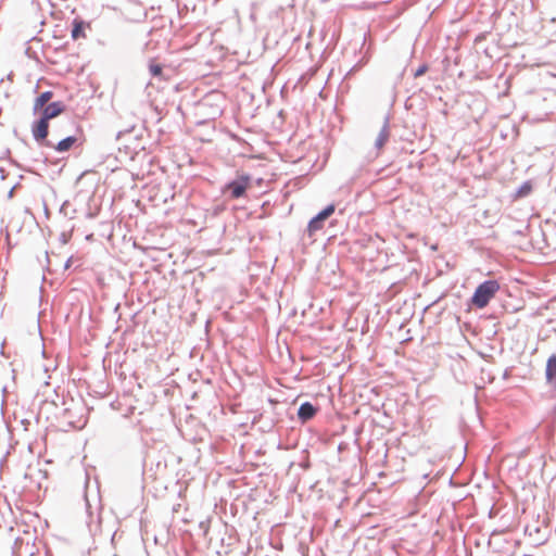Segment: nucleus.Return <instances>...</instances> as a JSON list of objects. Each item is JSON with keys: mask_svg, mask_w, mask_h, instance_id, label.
<instances>
[{"mask_svg": "<svg viewBox=\"0 0 556 556\" xmlns=\"http://www.w3.org/2000/svg\"><path fill=\"white\" fill-rule=\"evenodd\" d=\"M498 290L500 285L496 280H486L482 282L478 286L471 298L472 305L478 308L485 307Z\"/></svg>", "mask_w": 556, "mask_h": 556, "instance_id": "1", "label": "nucleus"}, {"mask_svg": "<svg viewBox=\"0 0 556 556\" xmlns=\"http://www.w3.org/2000/svg\"><path fill=\"white\" fill-rule=\"evenodd\" d=\"M334 205L330 204L311 219L307 226L309 237H313L317 231L324 228L325 220L334 213Z\"/></svg>", "mask_w": 556, "mask_h": 556, "instance_id": "2", "label": "nucleus"}, {"mask_svg": "<svg viewBox=\"0 0 556 556\" xmlns=\"http://www.w3.org/2000/svg\"><path fill=\"white\" fill-rule=\"evenodd\" d=\"M250 186V177L241 176L237 180L229 182L225 187V192H230L232 199H238L245 193V190Z\"/></svg>", "mask_w": 556, "mask_h": 556, "instance_id": "3", "label": "nucleus"}, {"mask_svg": "<svg viewBox=\"0 0 556 556\" xmlns=\"http://www.w3.org/2000/svg\"><path fill=\"white\" fill-rule=\"evenodd\" d=\"M546 381L556 389V355L548 357L545 369Z\"/></svg>", "mask_w": 556, "mask_h": 556, "instance_id": "4", "label": "nucleus"}, {"mask_svg": "<svg viewBox=\"0 0 556 556\" xmlns=\"http://www.w3.org/2000/svg\"><path fill=\"white\" fill-rule=\"evenodd\" d=\"M316 413L317 409L311 403L305 402L300 406L298 416L303 422H306L307 420L312 419Z\"/></svg>", "mask_w": 556, "mask_h": 556, "instance_id": "5", "label": "nucleus"}, {"mask_svg": "<svg viewBox=\"0 0 556 556\" xmlns=\"http://www.w3.org/2000/svg\"><path fill=\"white\" fill-rule=\"evenodd\" d=\"M63 110H64V106L61 102L50 103L43 109L42 117H45L49 121L50 118H53V117L58 116L59 114H61L63 112Z\"/></svg>", "mask_w": 556, "mask_h": 556, "instance_id": "6", "label": "nucleus"}, {"mask_svg": "<svg viewBox=\"0 0 556 556\" xmlns=\"http://www.w3.org/2000/svg\"><path fill=\"white\" fill-rule=\"evenodd\" d=\"M48 119L41 117V119L37 122L33 129L35 139H45L48 136Z\"/></svg>", "mask_w": 556, "mask_h": 556, "instance_id": "7", "label": "nucleus"}, {"mask_svg": "<svg viewBox=\"0 0 556 556\" xmlns=\"http://www.w3.org/2000/svg\"><path fill=\"white\" fill-rule=\"evenodd\" d=\"M85 23L80 18H75L73 21V29H72V38L77 40L79 38H85Z\"/></svg>", "mask_w": 556, "mask_h": 556, "instance_id": "8", "label": "nucleus"}, {"mask_svg": "<svg viewBox=\"0 0 556 556\" xmlns=\"http://www.w3.org/2000/svg\"><path fill=\"white\" fill-rule=\"evenodd\" d=\"M52 96L51 91L42 92L35 101V110L43 108L51 100Z\"/></svg>", "mask_w": 556, "mask_h": 556, "instance_id": "9", "label": "nucleus"}, {"mask_svg": "<svg viewBox=\"0 0 556 556\" xmlns=\"http://www.w3.org/2000/svg\"><path fill=\"white\" fill-rule=\"evenodd\" d=\"M149 71H150L151 75H153V76H161L163 73L162 65H160L155 62H151L149 64Z\"/></svg>", "mask_w": 556, "mask_h": 556, "instance_id": "10", "label": "nucleus"}, {"mask_svg": "<svg viewBox=\"0 0 556 556\" xmlns=\"http://www.w3.org/2000/svg\"><path fill=\"white\" fill-rule=\"evenodd\" d=\"M74 141H59L56 146H53V148L60 152L67 151Z\"/></svg>", "mask_w": 556, "mask_h": 556, "instance_id": "11", "label": "nucleus"}]
</instances>
